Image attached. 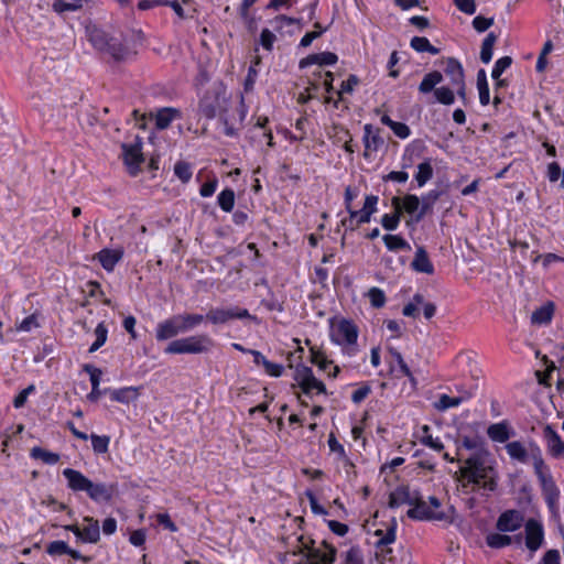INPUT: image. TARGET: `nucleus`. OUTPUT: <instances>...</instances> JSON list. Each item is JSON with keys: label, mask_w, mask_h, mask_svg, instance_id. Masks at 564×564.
<instances>
[{"label": "nucleus", "mask_w": 564, "mask_h": 564, "mask_svg": "<svg viewBox=\"0 0 564 564\" xmlns=\"http://www.w3.org/2000/svg\"><path fill=\"white\" fill-rule=\"evenodd\" d=\"M85 33L87 41L98 53L109 56L116 63L126 62L134 54L124 37L96 24L86 25Z\"/></svg>", "instance_id": "nucleus-1"}, {"label": "nucleus", "mask_w": 564, "mask_h": 564, "mask_svg": "<svg viewBox=\"0 0 564 564\" xmlns=\"http://www.w3.org/2000/svg\"><path fill=\"white\" fill-rule=\"evenodd\" d=\"M460 471L463 478L468 482L488 491L496 490L495 470L492 467L487 466L479 455H471L467 458Z\"/></svg>", "instance_id": "nucleus-2"}, {"label": "nucleus", "mask_w": 564, "mask_h": 564, "mask_svg": "<svg viewBox=\"0 0 564 564\" xmlns=\"http://www.w3.org/2000/svg\"><path fill=\"white\" fill-rule=\"evenodd\" d=\"M215 343L207 334H197L170 341L164 348L166 355L205 354L208 352Z\"/></svg>", "instance_id": "nucleus-3"}, {"label": "nucleus", "mask_w": 564, "mask_h": 564, "mask_svg": "<svg viewBox=\"0 0 564 564\" xmlns=\"http://www.w3.org/2000/svg\"><path fill=\"white\" fill-rule=\"evenodd\" d=\"M443 79L444 77L441 72L432 70L424 75L422 82L419 85V91L424 95L433 93L435 101L445 106H451L455 101V88L449 86L436 87L443 82Z\"/></svg>", "instance_id": "nucleus-4"}, {"label": "nucleus", "mask_w": 564, "mask_h": 564, "mask_svg": "<svg viewBox=\"0 0 564 564\" xmlns=\"http://www.w3.org/2000/svg\"><path fill=\"white\" fill-rule=\"evenodd\" d=\"M358 327L349 319L341 318L330 325V339L347 349L349 355H354L357 351V338Z\"/></svg>", "instance_id": "nucleus-5"}, {"label": "nucleus", "mask_w": 564, "mask_h": 564, "mask_svg": "<svg viewBox=\"0 0 564 564\" xmlns=\"http://www.w3.org/2000/svg\"><path fill=\"white\" fill-rule=\"evenodd\" d=\"M251 319L258 323V318L251 315L247 308L239 306L212 307L206 313V321L213 325H224L232 319Z\"/></svg>", "instance_id": "nucleus-6"}, {"label": "nucleus", "mask_w": 564, "mask_h": 564, "mask_svg": "<svg viewBox=\"0 0 564 564\" xmlns=\"http://www.w3.org/2000/svg\"><path fill=\"white\" fill-rule=\"evenodd\" d=\"M142 139L137 135L132 143H122V158L131 175L140 172V165L144 162L142 154Z\"/></svg>", "instance_id": "nucleus-7"}, {"label": "nucleus", "mask_w": 564, "mask_h": 564, "mask_svg": "<svg viewBox=\"0 0 564 564\" xmlns=\"http://www.w3.org/2000/svg\"><path fill=\"white\" fill-rule=\"evenodd\" d=\"M294 380L305 394H311L314 390L317 393H326L325 384L315 378L312 368L299 365L294 371Z\"/></svg>", "instance_id": "nucleus-8"}, {"label": "nucleus", "mask_w": 564, "mask_h": 564, "mask_svg": "<svg viewBox=\"0 0 564 564\" xmlns=\"http://www.w3.org/2000/svg\"><path fill=\"white\" fill-rule=\"evenodd\" d=\"M375 535L380 536L376 543V547L379 550L382 560L393 563L395 561V556L393 554V550L389 545L392 544L397 538L395 519H392L391 524L387 528L386 531L380 529L376 530Z\"/></svg>", "instance_id": "nucleus-9"}, {"label": "nucleus", "mask_w": 564, "mask_h": 564, "mask_svg": "<svg viewBox=\"0 0 564 564\" xmlns=\"http://www.w3.org/2000/svg\"><path fill=\"white\" fill-rule=\"evenodd\" d=\"M268 117L260 116L257 118L256 123L248 131V138L252 145L262 147L263 143H267L270 148L275 145L272 131L268 128Z\"/></svg>", "instance_id": "nucleus-10"}, {"label": "nucleus", "mask_w": 564, "mask_h": 564, "mask_svg": "<svg viewBox=\"0 0 564 564\" xmlns=\"http://www.w3.org/2000/svg\"><path fill=\"white\" fill-rule=\"evenodd\" d=\"M524 533H525V546L530 551V558H532L534 553L544 543L543 524L540 521L531 518L524 524Z\"/></svg>", "instance_id": "nucleus-11"}, {"label": "nucleus", "mask_w": 564, "mask_h": 564, "mask_svg": "<svg viewBox=\"0 0 564 564\" xmlns=\"http://www.w3.org/2000/svg\"><path fill=\"white\" fill-rule=\"evenodd\" d=\"M221 90L218 87L207 89L198 104V112L200 116L210 120L217 115L220 107Z\"/></svg>", "instance_id": "nucleus-12"}, {"label": "nucleus", "mask_w": 564, "mask_h": 564, "mask_svg": "<svg viewBox=\"0 0 564 564\" xmlns=\"http://www.w3.org/2000/svg\"><path fill=\"white\" fill-rule=\"evenodd\" d=\"M184 328L178 314L158 323L155 327V339L158 341H165L175 338L177 335L183 334Z\"/></svg>", "instance_id": "nucleus-13"}, {"label": "nucleus", "mask_w": 564, "mask_h": 564, "mask_svg": "<svg viewBox=\"0 0 564 564\" xmlns=\"http://www.w3.org/2000/svg\"><path fill=\"white\" fill-rule=\"evenodd\" d=\"M412 508L408 510L406 516L412 520H443L445 514L440 511L433 510L424 500H422L420 492L415 496V502Z\"/></svg>", "instance_id": "nucleus-14"}, {"label": "nucleus", "mask_w": 564, "mask_h": 564, "mask_svg": "<svg viewBox=\"0 0 564 564\" xmlns=\"http://www.w3.org/2000/svg\"><path fill=\"white\" fill-rule=\"evenodd\" d=\"M322 547L305 546L307 549L306 560L308 564H334L336 561L337 550L323 541Z\"/></svg>", "instance_id": "nucleus-15"}, {"label": "nucleus", "mask_w": 564, "mask_h": 564, "mask_svg": "<svg viewBox=\"0 0 564 564\" xmlns=\"http://www.w3.org/2000/svg\"><path fill=\"white\" fill-rule=\"evenodd\" d=\"M362 142L365 147L364 156L366 159H370L371 153L377 152L384 144V140L380 134V129L373 128L370 123H367L364 127Z\"/></svg>", "instance_id": "nucleus-16"}, {"label": "nucleus", "mask_w": 564, "mask_h": 564, "mask_svg": "<svg viewBox=\"0 0 564 564\" xmlns=\"http://www.w3.org/2000/svg\"><path fill=\"white\" fill-rule=\"evenodd\" d=\"M476 390H477V386L473 384V387L469 390H464V394H462V395L449 397L447 394H441L438 397L437 401H435L433 403V406L435 410H437L440 412H444L451 408H457L463 402H466L469 399H471L475 395Z\"/></svg>", "instance_id": "nucleus-17"}, {"label": "nucleus", "mask_w": 564, "mask_h": 564, "mask_svg": "<svg viewBox=\"0 0 564 564\" xmlns=\"http://www.w3.org/2000/svg\"><path fill=\"white\" fill-rule=\"evenodd\" d=\"M117 490L116 484H105V482H93L90 481V486L88 487L87 495L88 497L97 502V503H108L112 500L113 495Z\"/></svg>", "instance_id": "nucleus-18"}, {"label": "nucleus", "mask_w": 564, "mask_h": 564, "mask_svg": "<svg viewBox=\"0 0 564 564\" xmlns=\"http://www.w3.org/2000/svg\"><path fill=\"white\" fill-rule=\"evenodd\" d=\"M523 517L517 510H507L502 512L496 523L500 532H513L522 525Z\"/></svg>", "instance_id": "nucleus-19"}, {"label": "nucleus", "mask_w": 564, "mask_h": 564, "mask_svg": "<svg viewBox=\"0 0 564 564\" xmlns=\"http://www.w3.org/2000/svg\"><path fill=\"white\" fill-rule=\"evenodd\" d=\"M419 491H411L409 486H398L389 496V507L394 509L403 505L411 506L415 502V496Z\"/></svg>", "instance_id": "nucleus-20"}, {"label": "nucleus", "mask_w": 564, "mask_h": 564, "mask_svg": "<svg viewBox=\"0 0 564 564\" xmlns=\"http://www.w3.org/2000/svg\"><path fill=\"white\" fill-rule=\"evenodd\" d=\"M63 476L67 480V487L75 491H85L87 492L88 487L90 486V479L87 478L83 473L73 468H65L63 470Z\"/></svg>", "instance_id": "nucleus-21"}, {"label": "nucleus", "mask_w": 564, "mask_h": 564, "mask_svg": "<svg viewBox=\"0 0 564 564\" xmlns=\"http://www.w3.org/2000/svg\"><path fill=\"white\" fill-rule=\"evenodd\" d=\"M338 61V56L333 52H321L315 54H310L306 57L302 58L299 63V67L301 69L307 68L312 65L319 66H332L335 65Z\"/></svg>", "instance_id": "nucleus-22"}, {"label": "nucleus", "mask_w": 564, "mask_h": 564, "mask_svg": "<svg viewBox=\"0 0 564 564\" xmlns=\"http://www.w3.org/2000/svg\"><path fill=\"white\" fill-rule=\"evenodd\" d=\"M543 437L546 442L549 454L554 458L563 457V441L551 425L547 424L544 426Z\"/></svg>", "instance_id": "nucleus-23"}, {"label": "nucleus", "mask_w": 564, "mask_h": 564, "mask_svg": "<svg viewBox=\"0 0 564 564\" xmlns=\"http://www.w3.org/2000/svg\"><path fill=\"white\" fill-rule=\"evenodd\" d=\"M123 251L120 249H109L104 248L98 253H96L95 258L99 261L101 267L108 271L112 272L117 263L122 259Z\"/></svg>", "instance_id": "nucleus-24"}, {"label": "nucleus", "mask_w": 564, "mask_h": 564, "mask_svg": "<svg viewBox=\"0 0 564 564\" xmlns=\"http://www.w3.org/2000/svg\"><path fill=\"white\" fill-rule=\"evenodd\" d=\"M391 204L394 212L391 214H384L381 217V226L388 231H394L398 229L402 216L401 198L398 196L392 197Z\"/></svg>", "instance_id": "nucleus-25"}, {"label": "nucleus", "mask_w": 564, "mask_h": 564, "mask_svg": "<svg viewBox=\"0 0 564 564\" xmlns=\"http://www.w3.org/2000/svg\"><path fill=\"white\" fill-rule=\"evenodd\" d=\"M411 268L415 272L433 274L434 265L431 262L429 254L423 246L416 248L415 256L413 261L411 262Z\"/></svg>", "instance_id": "nucleus-26"}, {"label": "nucleus", "mask_w": 564, "mask_h": 564, "mask_svg": "<svg viewBox=\"0 0 564 564\" xmlns=\"http://www.w3.org/2000/svg\"><path fill=\"white\" fill-rule=\"evenodd\" d=\"M444 72L449 78L452 87L465 83L463 65L458 59L454 57H447Z\"/></svg>", "instance_id": "nucleus-27"}, {"label": "nucleus", "mask_w": 564, "mask_h": 564, "mask_svg": "<svg viewBox=\"0 0 564 564\" xmlns=\"http://www.w3.org/2000/svg\"><path fill=\"white\" fill-rule=\"evenodd\" d=\"M182 118V113L178 109L173 107H164L158 109L155 113V127L159 130L169 128L173 120Z\"/></svg>", "instance_id": "nucleus-28"}, {"label": "nucleus", "mask_w": 564, "mask_h": 564, "mask_svg": "<svg viewBox=\"0 0 564 564\" xmlns=\"http://www.w3.org/2000/svg\"><path fill=\"white\" fill-rule=\"evenodd\" d=\"M530 458L534 467V474L538 479L551 474L549 467L545 465L542 451L534 442L530 443Z\"/></svg>", "instance_id": "nucleus-29"}, {"label": "nucleus", "mask_w": 564, "mask_h": 564, "mask_svg": "<svg viewBox=\"0 0 564 564\" xmlns=\"http://www.w3.org/2000/svg\"><path fill=\"white\" fill-rule=\"evenodd\" d=\"M104 392H109L110 399L115 402L128 404L138 398V390L134 387H124L120 389H104Z\"/></svg>", "instance_id": "nucleus-30"}, {"label": "nucleus", "mask_w": 564, "mask_h": 564, "mask_svg": "<svg viewBox=\"0 0 564 564\" xmlns=\"http://www.w3.org/2000/svg\"><path fill=\"white\" fill-rule=\"evenodd\" d=\"M389 354L393 358L397 364V367L391 366V372L395 373V377H408L413 383H415V379L410 370L409 366L404 361L402 355L395 349L390 347Z\"/></svg>", "instance_id": "nucleus-31"}, {"label": "nucleus", "mask_w": 564, "mask_h": 564, "mask_svg": "<svg viewBox=\"0 0 564 564\" xmlns=\"http://www.w3.org/2000/svg\"><path fill=\"white\" fill-rule=\"evenodd\" d=\"M487 434L491 441L505 443L511 437L512 431L510 430L509 424L506 421H502L491 424L487 430Z\"/></svg>", "instance_id": "nucleus-32"}, {"label": "nucleus", "mask_w": 564, "mask_h": 564, "mask_svg": "<svg viewBox=\"0 0 564 564\" xmlns=\"http://www.w3.org/2000/svg\"><path fill=\"white\" fill-rule=\"evenodd\" d=\"M84 521L89 524L82 529V538L79 541L83 543H97L100 540V528L98 521L91 517H85Z\"/></svg>", "instance_id": "nucleus-33"}, {"label": "nucleus", "mask_w": 564, "mask_h": 564, "mask_svg": "<svg viewBox=\"0 0 564 564\" xmlns=\"http://www.w3.org/2000/svg\"><path fill=\"white\" fill-rule=\"evenodd\" d=\"M442 191L431 189L422 197V205L419 213L414 217V223H420L423 217L433 208L434 204L442 196Z\"/></svg>", "instance_id": "nucleus-34"}, {"label": "nucleus", "mask_w": 564, "mask_h": 564, "mask_svg": "<svg viewBox=\"0 0 564 564\" xmlns=\"http://www.w3.org/2000/svg\"><path fill=\"white\" fill-rule=\"evenodd\" d=\"M506 451L511 459L522 464H527L530 458V448L527 449L524 445L519 441L507 443Z\"/></svg>", "instance_id": "nucleus-35"}, {"label": "nucleus", "mask_w": 564, "mask_h": 564, "mask_svg": "<svg viewBox=\"0 0 564 564\" xmlns=\"http://www.w3.org/2000/svg\"><path fill=\"white\" fill-rule=\"evenodd\" d=\"M541 489L545 495L546 502L550 507L553 506L554 501L558 498L560 491L555 485V481L551 474L539 479Z\"/></svg>", "instance_id": "nucleus-36"}, {"label": "nucleus", "mask_w": 564, "mask_h": 564, "mask_svg": "<svg viewBox=\"0 0 564 564\" xmlns=\"http://www.w3.org/2000/svg\"><path fill=\"white\" fill-rule=\"evenodd\" d=\"M384 246L391 252L411 251V245L401 236L387 234L382 237Z\"/></svg>", "instance_id": "nucleus-37"}, {"label": "nucleus", "mask_w": 564, "mask_h": 564, "mask_svg": "<svg viewBox=\"0 0 564 564\" xmlns=\"http://www.w3.org/2000/svg\"><path fill=\"white\" fill-rule=\"evenodd\" d=\"M420 198L413 194H406L403 198H401L402 213L405 212L412 216L410 220H406V225L410 226L411 223H414V217L419 213L421 208Z\"/></svg>", "instance_id": "nucleus-38"}, {"label": "nucleus", "mask_w": 564, "mask_h": 564, "mask_svg": "<svg viewBox=\"0 0 564 564\" xmlns=\"http://www.w3.org/2000/svg\"><path fill=\"white\" fill-rule=\"evenodd\" d=\"M30 456L33 459H40L46 465H55L59 462V454L50 452L40 446H35L31 449Z\"/></svg>", "instance_id": "nucleus-39"}, {"label": "nucleus", "mask_w": 564, "mask_h": 564, "mask_svg": "<svg viewBox=\"0 0 564 564\" xmlns=\"http://www.w3.org/2000/svg\"><path fill=\"white\" fill-rule=\"evenodd\" d=\"M434 171L433 166L431 164V159H426L422 163L417 165V172L414 175V178L417 183L419 187L424 186L432 177H433Z\"/></svg>", "instance_id": "nucleus-40"}, {"label": "nucleus", "mask_w": 564, "mask_h": 564, "mask_svg": "<svg viewBox=\"0 0 564 564\" xmlns=\"http://www.w3.org/2000/svg\"><path fill=\"white\" fill-rule=\"evenodd\" d=\"M497 40L498 36L494 32H489L484 39L480 50V61L484 64H488L491 61Z\"/></svg>", "instance_id": "nucleus-41"}, {"label": "nucleus", "mask_w": 564, "mask_h": 564, "mask_svg": "<svg viewBox=\"0 0 564 564\" xmlns=\"http://www.w3.org/2000/svg\"><path fill=\"white\" fill-rule=\"evenodd\" d=\"M477 89L480 104L487 106L490 101V94L485 69H479L477 73Z\"/></svg>", "instance_id": "nucleus-42"}, {"label": "nucleus", "mask_w": 564, "mask_h": 564, "mask_svg": "<svg viewBox=\"0 0 564 564\" xmlns=\"http://www.w3.org/2000/svg\"><path fill=\"white\" fill-rule=\"evenodd\" d=\"M178 315L185 333L198 327L206 321V315L198 313H181Z\"/></svg>", "instance_id": "nucleus-43"}, {"label": "nucleus", "mask_w": 564, "mask_h": 564, "mask_svg": "<svg viewBox=\"0 0 564 564\" xmlns=\"http://www.w3.org/2000/svg\"><path fill=\"white\" fill-rule=\"evenodd\" d=\"M554 305L552 302L539 307L532 314V322L536 324L550 323L553 317Z\"/></svg>", "instance_id": "nucleus-44"}, {"label": "nucleus", "mask_w": 564, "mask_h": 564, "mask_svg": "<svg viewBox=\"0 0 564 564\" xmlns=\"http://www.w3.org/2000/svg\"><path fill=\"white\" fill-rule=\"evenodd\" d=\"M410 46L419 53L427 52L432 55H436L440 53V50L437 47H435L434 45H432L430 43L429 39H426L424 36L412 37L411 42H410Z\"/></svg>", "instance_id": "nucleus-45"}, {"label": "nucleus", "mask_w": 564, "mask_h": 564, "mask_svg": "<svg viewBox=\"0 0 564 564\" xmlns=\"http://www.w3.org/2000/svg\"><path fill=\"white\" fill-rule=\"evenodd\" d=\"M217 203L224 212L230 213L235 206L234 189H231V188L223 189L217 196Z\"/></svg>", "instance_id": "nucleus-46"}, {"label": "nucleus", "mask_w": 564, "mask_h": 564, "mask_svg": "<svg viewBox=\"0 0 564 564\" xmlns=\"http://www.w3.org/2000/svg\"><path fill=\"white\" fill-rule=\"evenodd\" d=\"M95 341L89 347V352L97 351L101 346L105 345L108 337V328L104 322L99 323L95 328Z\"/></svg>", "instance_id": "nucleus-47"}, {"label": "nucleus", "mask_w": 564, "mask_h": 564, "mask_svg": "<svg viewBox=\"0 0 564 564\" xmlns=\"http://www.w3.org/2000/svg\"><path fill=\"white\" fill-rule=\"evenodd\" d=\"M512 538L501 533H490L486 536V543L492 549H502L510 545Z\"/></svg>", "instance_id": "nucleus-48"}, {"label": "nucleus", "mask_w": 564, "mask_h": 564, "mask_svg": "<svg viewBox=\"0 0 564 564\" xmlns=\"http://www.w3.org/2000/svg\"><path fill=\"white\" fill-rule=\"evenodd\" d=\"M91 446L96 454H105L108 452L110 437L108 435H90Z\"/></svg>", "instance_id": "nucleus-49"}, {"label": "nucleus", "mask_w": 564, "mask_h": 564, "mask_svg": "<svg viewBox=\"0 0 564 564\" xmlns=\"http://www.w3.org/2000/svg\"><path fill=\"white\" fill-rule=\"evenodd\" d=\"M310 351L312 364L317 366L321 370L326 371L328 367L333 364L332 360L327 359L323 351L315 349V347H311Z\"/></svg>", "instance_id": "nucleus-50"}, {"label": "nucleus", "mask_w": 564, "mask_h": 564, "mask_svg": "<svg viewBox=\"0 0 564 564\" xmlns=\"http://www.w3.org/2000/svg\"><path fill=\"white\" fill-rule=\"evenodd\" d=\"M174 174L180 181L187 183L193 175L191 164L184 161L176 162L174 165Z\"/></svg>", "instance_id": "nucleus-51"}, {"label": "nucleus", "mask_w": 564, "mask_h": 564, "mask_svg": "<svg viewBox=\"0 0 564 564\" xmlns=\"http://www.w3.org/2000/svg\"><path fill=\"white\" fill-rule=\"evenodd\" d=\"M367 295L369 297L371 305L375 308H380V307L384 306L387 297H386L384 292L381 289L373 286V288L369 289Z\"/></svg>", "instance_id": "nucleus-52"}, {"label": "nucleus", "mask_w": 564, "mask_h": 564, "mask_svg": "<svg viewBox=\"0 0 564 564\" xmlns=\"http://www.w3.org/2000/svg\"><path fill=\"white\" fill-rule=\"evenodd\" d=\"M69 552V546L65 541L56 540L46 545V553L51 556H59Z\"/></svg>", "instance_id": "nucleus-53"}, {"label": "nucleus", "mask_w": 564, "mask_h": 564, "mask_svg": "<svg viewBox=\"0 0 564 564\" xmlns=\"http://www.w3.org/2000/svg\"><path fill=\"white\" fill-rule=\"evenodd\" d=\"M276 41L275 34L269 30L263 29L260 33L259 44L268 52L273 51L274 42Z\"/></svg>", "instance_id": "nucleus-54"}, {"label": "nucleus", "mask_w": 564, "mask_h": 564, "mask_svg": "<svg viewBox=\"0 0 564 564\" xmlns=\"http://www.w3.org/2000/svg\"><path fill=\"white\" fill-rule=\"evenodd\" d=\"M512 64V58L510 56H503L496 61L494 68L491 70V77L494 79H498L502 75V73L509 68Z\"/></svg>", "instance_id": "nucleus-55"}, {"label": "nucleus", "mask_w": 564, "mask_h": 564, "mask_svg": "<svg viewBox=\"0 0 564 564\" xmlns=\"http://www.w3.org/2000/svg\"><path fill=\"white\" fill-rule=\"evenodd\" d=\"M269 23L272 25L275 32L282 33V30L285 25H292L295 23V20H292V17H288L284 14H279L271 19Z\"/></svg>", "instance_id": "nucleus-56"}, {"label": "nucleus", "mask_w": 564, "mask_h": 564, "mask_svg": "<svg viewBox=\"0 0 564 564\" xmlns=\"http://www.w3.org/2000/svg\"><path fill=\"white\" fill-rule=\"evenodd\" d=\"M421 444L436 451L442 452L444 449V444L438 437H433L432 434L421 435L420 436Z\"/></svg>", "instance_id": "nucleus-57"}, {"label": "nucleus", "mask_w": 564, "mask_h": 564, "mask_svg": "<svg viewBox=\"0 0 564 564\" xmlns=\"http://www.w3.org/2000/svg\"><path fill=\"white\" fill-rule=\"evenodd\" d=\"M359 84V78L351 74L346 80L341 83L340 90L337 91L339 99L344 93L351 94L355 87Z\"/></svg>", "instance_id": "nucleus-58"}, {"label": "nucleus", "mask_w": 564, "mask_h": 564, "mask_svg": "<svg viewBox=\"0 0 564 564\" xmlns=\"http://www.w3.org/2000/svg\"><path fill=\"white\" fill-rule=\"evenodd\" d=\"M328 446H329L330 452L336 453L341 458H346L347 463L350 466H352V464L349 462V459L346 456L344 446L337 441V438L335 437V435L333 433H330V435L328 437Z\"/></svg>", "instance_id": "nucleus-59"}, {"label": "nucleus", "mask_w": 564, "mask_h": 564, "mask_svg": "<svg viewBox=\"0 0 564 564\" xmlns=\"http://www.w3.org/2000/svg\"><path fill=\"white\" fill-rule=\"evenodd\" d=\"M37 317L35 314L26 316L21 323L17 325L18 332H31L33 328L39 327Z\"/></svg>", "instance_id": "nucleus-60"}, {"label": "nucleus", "mask_w": 564, "mask_h": 564, "mask_svg": "<svg viewBox=\"0 0 564 564\" xmlns=\"http://www.w3.org/2000/svg\"><path fill=\"white\" fill-rule=\"evenodd\" d=\"M492 24L494 18H485L482 15H477L473 20V26L479 33L487 31Z\"/></svg>", "instance_id": "nucleus-61"}, {"label": "nucleus", "mask_w": 564, "mask_h": 564, "mask_svg": "<svg viewBox=\"0 0 564 564\" xmlns=\"http://www.w3.org/2000/svg\"><path fill=\"white\" fill-rule=\"evenodd\" d=\"M482 445V440L479 436H463L460 446L466 449H478Z\"/></svg>", "instance_id": "nucleus-62"}, {"label": "nucleus", "mask_w": 564, "mask_h": 564, "mask_svg": "<svg viewBox=\"0 0 564 564\" xmlns=\"http://www.w3.org/2000/svg\"><path fill=\"white\" fill-rule=\"evenodd\" d=\"M345 564H364L361 552L352 546L346 552Z\"/></svg>", "instance_id": "nucleus-63"}, {"label": "nucleus", "mask_w": 564, "mask_h": 564, "mask_svg": "<svg viewBox=\"0 0 564 564\" xmlns=\"http://www.w3.org/2000/svg\"><path fill=\"white\" fill-rule=\"evenodd\" d=\"M538 564H561L558 550L552 549L546 551Z\"/></svg>", "instance_id": "nucleus-64"}]
</instances>
